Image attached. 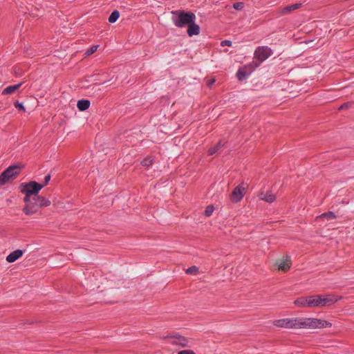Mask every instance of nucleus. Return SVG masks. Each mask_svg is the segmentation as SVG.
<instances>
[{
	"label": "nucleus",
	"instance_id": "15",
	"mask_svg": "<svg viewBox=\"0 0 354 354\" xmlns=\"http://www.w3.org/2000/svg\"><path fill=\"white\" fill-rule=\"evenodd\" d=\"M22 84H23L22 82H20L15 85H11V86H7L2 91V93H1L2 95H11V94L14 93L21 86Z\"/></svg>",
	"mask_w": 354,
	"mask_h": 354
},
{
	"label": "nucleus",
	"instance_id": "31",
	"mask_svg": "<svg viewBox=\"0 0 354 354\" xmlns=\"http://www.w3.org/2000/svg\"><path fill=\"white\" fill-rule=\"evenodd\" d=\"M50 177H51V176H50V174H48L47 176H45V178H44V184H43V185H44V186H46V185L48 183V182H49V181H50Z\"/></svg>",
	"mask_w": 354,
	"mask_h": 354
},
{
	"label": "nucleus",
	"instance_id": "12",
	"mask_svg": "<svg viewBox=\"0 0 354 354\" xmlns=\"http://www.w3.org/2000/svg\"><path fill=\"white\" fill-rule=\"evenodd\" d=\"M338 298L335 295H318V302L319 307L325 306L327 305H331L337 301Z\"/></svg>",
	"mask_w": 354,
	"mask_h": 354
},
{
	"label": "nucleus",
	"instance_id": "4",
	"mask_svg": "<svg viewBox=\"0 0 354 354\" xmlns=\"http://www.w3.org/2000/svg\"><path fill=\"white\" fill-rule=\"evenodd\" d=\"M43 187L44 185L35 181L21 183L19 186L21 192L25 195L24 198L41 196V195H39L38 193Z\"/></svg>",
	"mask_w": 354,
	"mask_h": 354
},
{
	"label": "nucleus",
	"instance_id": "8",
	"mask_svg": "<svg viewBox=\"0 0 354 354\" xmlns=\"http://www.w3.org/2000/svg\"><path fill=\"white\" fill-rule=\"evenodd\" d=\"M272 54V50L268 46H259L254 51V57L261 64Z\"/></svg>",
	"mask_w": 354,
	"mask_h": 354
},
{
	"label": "nucleus",
	"instance_id": "14",
	"mask_svg": "<svg viewBox=\"0 0 354 354\" xmlns=\"http://www.w3.org/2000/svg\"><path fill=\"white\" fill-rule=\"evenodd\" d=\"M23 254V252L21 250H16L9 254L6 257V261L9 263L15 262Z\"/></svg>",
	"mask_w": 354,
	"mask_h": 354
},
{
	"label": "nucleus",
	"instance_id": "22",
	"mask_svg": "<svg viewBox=\"0 0 354 354\" xmlns=\"http://www.w3.org/2000/svg\"><path fill=\"white\" fill-rule=\"evenodd\" d=\"M185 272L187 274H196L198 273V268L195 266H193L190 268H189L188 269L186 270Z\"/></svg>",
	"mask_w": 354,
	"mask_h": 354
},
{
	"label": "nucleus",
	"instance_id": "6",
	"mask_svg": "<svg viewBox=\"0 0 354 354\" xmlns=\"http://www.w3.org/2000/svg\"><path fill=\"white\" fill-rule=\"evenodd\" d=\"M294 303L299 307H319L318 295L298 298Z\"/></svg>",
	"mask_w": 354,
	"mask_h": 354
},
{
	"label": "nucleus",
	"instance_id": "5",
	"mask_svg": "<svg viewBox=\"0 0 354 354\" xmlns=\"http://www.w3.org/2000/svg\"><path fill=\"white\" fill-rule=\"evenodd\" d=\"M20 171L21 167L18 165H12L8 167L0 176V186L16 178Z\"/></svg>",
	"mask_w": 354,
	"mask_h": 354
},
{
	"label": "nucleus",
	"instance_id": "30",
	"mask_svg": "<svg viewBox=\"0 0 354 354\" xmlns=\"http://www.w3.org/2000/svg\"><path fill=\"white\" fill-rule=\"evenodd\" d=\"M221 44L222 46H231L232 41L230 40H224V41H221Z\"/></svg>",
	"mask_w": 354,
	"mask_h": 354
},
{
	"label": "nucleus",
	"instance_id": "20",
	"mask_svg": "<svg viewBox=\"0 0 354 354\" xmlns=\"http://www.w3.org/2000/svg\"><path fill=\"white\" fill-rule=\"evenodd\" d=\"M221 142H218L216 145L212 147L208 150V155L212 156L218 151V150L222 147Z\"/></svg>",
	"mask_w": 354,
	"mask_h": 354
},
{
	"label": "nucleus",
	"instance_id": "21",
	"mask_svg": "<svg viewBox=\"0 0 354 354\" xmlns=\"http://www.w3.org/2000/svg\"><path fill=\"white\" fill-rule=\"evenodd\" d=\"M120 17V13L118 10H114L109 17V21L110 23L115 22Z\"/></svg>",
	"mask_w": 354,
	"mask_h": 354
},
{
	"label": "nucleus",
	"instance_id": "29",
	"mask_svg": "<svg viewBox=\"0 0 354 354\" xmlns=\"http://www.w3.org/2000/svg\"><path fill=\"white\" fill-rule=\"evenodd\" d=\"M178 354H195L192 350H183L178 353Z\"/></svg>",
	"mask_w": 354,
	"mask_h": 354
},
{
	"label": "nucleus",
	"instance_id": "11",
	"mask_svg": "<svg viewBox=\"0 0 354 354\" xmlns=\"http://www.w3.org/2000/svg\"><path fill=\"white\" fill-rule=\"evenodd\" d=\"M245 193V187L242 185L236 186L232 191L231 194V201L237 203L242 199Z\"/></svg>",
	"mask_w": 354,
	"mask_h": 354
},
{
	"label": "nucleus",
	"instance_id": "1",
	"mask_svg": "<svg viewBox=\"0 0 354 354\" xmlns=\"http://www.w3.org/2000/svg\"><path fill=\"white\" fill-rule=\"evenodd\" d=\"M273 324L277 327L288 329H316L332 326V324L326 320L313 317L284 318L274 320Z\"/></svg>",
	"mask_w": 354,
	"mask_h": 354
},
{
	"label": "nucleus",
	"instance_id": "2",
	"mask_svg": "<svg viewBox=\"0 0 354 354\" xmlns=\"http://www.w3.org/2000/svg\"><path fill=\"white\" fill-rule=\"evenodd\" d=\"M23 201L25 205L22 211L27 216L37 214L41 208L48 207L51 204L50 200L44 196L24 198Z\"/></svg>",
	"mask_w": 354,
	"mask_h": 354
},
{
	"label": "nucleus",
	"instance_id": "24",
	"mask_svg": "<svg viewBox=\"0 0 354 354\" xmlns=\"http://www.w3.org/2000/svg\"><path fill=\"white\" fill-rule=\"evenodd\" d=\"M98 48H99V45L92 46L91 48H89L86 51L85 55L86 56H89V55H92L93 53H94L97 50Z\"/></svg>",
	"mask_w": 354,
	"mask_h": 354
},
{
	"label": "nucleus",
	"instance_id": "17",
	"mask_svg": "<svg viewBox=\"0 0 354 354\" xmlns=\"http://www.w3.org/2000/svg\"><path fill=\"white\" fill-rule=\"evenodd\" d=\"M301 3H295L292 5L288 6L280 10V13L281 15H286L288 13H290V12L297 10L301 7Z\"/></svg>",
	"mask_w": 354,
	"mask_h": 354
},
{
	"label": "nucleus",
	"instance_id": "13",
	"mask_svg": "<svg viewBox=\"0 0 354 354\" xmlns=\"http://www.w3.org/2000/svg\"><path fill=\"white\" fill-rule=\"evenodd\" d=\"M187 26V34L189 37L198 35L200 33V27L198 25L195 24V21L192 22Z\"/></svg>",
	"mask_w": 354,
	"mask_h": 354
},
{
	"label": "nucleus",
	"instance_id": "25",
	"mask_svg": "<svg viewBox=\"0 0 354 354\" xmlns=\"http://www.w3.org/2000/svg\"><path fill=\"white\" fill-rule=\"evenodd\" d=\"M214 210V207L213 205H208L205 210V216H210L212 214Z\"/></svg>",
	"mask_w": 354,
	"mask_h": 354
},
{
	"label": "nucleus",
	"instance_id": "32",
	"mask_svg": "<svg viewBox=\"0 0 354 354\" xmlns=\"http://www.w3.org/2000/svg\"><path fill=\"white\" fill-rule=\"evenodd\" d=\"M215 82V80L214 79H210V80H208L207 82V84L208 86H212L214 83Z\"/></svg>",
	"mask_w": 354,
	"mask_h": 354
},
{
	"label": "nucleus",
	"instance_id": "23",
	"mask_svg": "<svg viewBox=\"0 0 354 354\" xmlns=\"http://www.w3.org/2000/svg\"><path fill=\"white\" fill-rule=\"evenodd\" d=\"M153 158L151 157H147L142 161L141 164L144 167H149L150 165H151L153 164Z\"/></svg>",
	"mask_w": 354,
	"mask_h": 354
},
{
	"label": "nucleus",
	"instance_id": "19",
	"mask_svg": "<svg viewBox=\"0 0 354 354\" xmlns=\"http://www.w3.org/2000/svg\"><path fill=\"white\" fill-rule=\"evenodd\" d=\"M260 198L268 203H272L275 200V196L271 192L261 194Z\"/></svg>",
	"mask_w": 354,
	"mask_h": 354
},
{
	"label": "nucleus",
	"instance_id": "27",
	"mask_svg": "<svg viewBox=\"0 0 354 354\" xmlns=\"http://www.w3.org/2000/svg\"><path fill=\"white\" fill-rule=\"evenodd\" d=\"M243 3L242 2H237L234 3L233 8L237 10H241L243 8Z\"/></svg>",
	"mask_w": 354,
	"mask_h": 354
},
{
	"label": "nucleus",
	"instance_id": "9",
	"mask_svg": "<svg viewBox=\"0 0 354 354\" xmlns=\"http://www.w3.org/2000/svg\"><path fill=\"white\" fill-rule=\"evenodd\" d=\"M166 339L173 345L180 346L181 347L189 346L188 339L178 334L167 336Z\"/></svg>",
	"mask_w": 354,
	"mask_h": 354
},
{
	"label": "nucleus",
	"instance_id": "10",
	"mask_svg": "<svg viewBox=\"0 0 354 354\" xmlns=\"http://www.w3.org/2000/svg\"><path fill=\"white\" fill-rule=\"evenodd\" d=\"M291 259L288 255L283 257L282 259H279L276 261V266L279 270L283 272H287L291 267Z\"/></svg>",
	"mask_w": 354,
	"mask_h": 354
},
{
	"label": "nucleus",
	"instance_id": "26",
	"mask_svg": "<svg viewBox=\"0 0 354 354\" xmlns=\"http://www.w3.org/2000/svg\"><path fill=\"white\" fill-rule=\"evenodd\" d=\"M14 104H15V108H16V109H17L18 110H19V111H24V112H25V111H26V109H25V107H24V105H23L21 103H20L19 101L15 102Z\"/></svg>",
	"mask_w": 354,
	"mask_h": 354
},
{
	"label": "nucleus",
	"instance_id": "16",
	"mask_svg": "<svg viewBox=\"0 0 354 354\" xmlns=\"http://www.w3.org/2000/svg\"><path fill=\"white\" fill-rule=\"evenodd\" d=\"M336 218V215L333 212H328L326 213H324L319 216H317L315 218L316 221L319 222L322 221H324L326 219L327 221H330Z\"/></svg>",
	"mask_w": 354,
	"mask_h": 354
},
{
	"label": "nucleus",
	"instance_id": "3",
	"mask_svg": "<svg viewBox=\"0 0 354 354\" xmlns=\"http://www.w3.org/2000/svg\"><path fill=\"white\" fill-rule=\"evenodd\" d=\"M171 14L173 15L172 21L178 28L188 26L196 19V15L194 13L184 10H174L171 12Z\"/></svg>",
	"mask_w": 354,
	"mask_h": 354
},
{
	"label": "nucleus",
	"instance_id": "7",
	"mask_svg": "<svg viewBox=\"0 0 354 354\" xmlns=\"http://www.w3.org/2000/svg\"><path fill=\"white\" fill-rule=\"evenodd\" d=\"M260 66L259 62L253 61L239 68L236 73V76L239 80L245 79L248 75L251 74L257 67Z\"/></svg>",
	"mask_w": 354,
	"mask_h": 354
},
{
	"label": "nucleus",
	"instance_id": "18",
	"mask_svg": "<svg viewBox=\"0 0 354 354\" xmlns=\"http://www.w3.org/2000/svg\"><path fill=\"white\" fill-rule=\"evenodd\" d=\"M90 101L87 100H81L77 102V107L80 111H85L89 108Z\"/></svg>",
	"mask_w": 354,
	"mask_h": 354
},
{
	"label": "nucleus",
	"instance_id": "28",
	"mask_svg": "<svg viewBox=\"0 0 354 354\" xmlns=\"http://www.w3.org/2000/svg\"><path fill=\"white\" fill-rule=\"evenodd\" d=\"M352 104H353V102L344 103L342 106H339V109L342 110V109H348V108L351 107Z\"/></svg>",
	"mask_w": 354,
	"mask_h": 354
}]
</instances>
